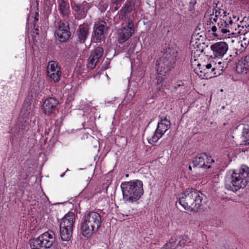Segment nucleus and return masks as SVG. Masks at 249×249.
<instances>
[{"label": "nucleus", "mask_w": 249, "mask_h": 249, "mask_svg": "<svg viewBox=\"0 0 249 249\" xmlns=\"http://www.w3.org/2000/svg\"><path fill=\"white\" fill-rule=\"evenodd\" d=\"M52 70V73L60 72L61 71L60 68L58 67V63L54 61L49 62L47 67L48 74L50 73V71Z\"/></svg>", "instance_id": "nucleus-22"}, {"label": "nucleus", "mask_w": 249, "mask_h": 249, "mask_svg": "<svg viewBox=\"0 0 249 249\" xmlns=\"http://www.w3.org/2000/svg\"><path fill=\"white\" fill-rule=\"evenodd\" d=\"M191 66L193 68H195L196 66L200 67L201 66V64L199 62H197L195 56L194 57V58H191Z\"/></svg>", "instance_id": "nucleus-34"}, {"label": "nucleus", "mask_w": 249, "mask_h": 249, "mask_svg": "<svg viewBox=\"0 0 249 249\" xmlns=\"http://www.w3.org/2000/svg\"><path fill=\"white\" fill-rule=\"evenodd\" d=\"M36 15L38 16V13H36Z\"/></svg>", "instance_id": "nucleus-50"}, {"label": "nucleus", "mask_w": 249, "mask_h": 249, "mask_svg": "<svg viewBox=\"0 0 249 249\" xmlns=\"http://www.w3.org/2000/svg\"><path fill=\"white\" fill-rule=\"evenodd\" d=\"M61 72H54L52 73V70L50 71V73L48 74V76L52 79L54 82H58L60 79V76Z\"/></svg>", "instance_id": "nucleus-29"}, {"label": "nucleus", "mask_w": 249, "mask_h": 249, "mask_svg": "<svg viewBox=\"0 0 249 249\" xmlns=\"http://www.w3.org/2000/svg\"><path fill=\"white\" fill-rule=\"evenodd\" d=\"M204 67L205 68H207L210 70H211L213 68L212 65L210 63L204 65Z\"/></svg>", "instance_id": "nucleus-42"}, {"label": "nucleus", "mask_w": 249, "mask_h": 249, "mask_svg": "<svg viewBox=\"0 0 249 249\" xmlns=\"http://www.w3.org/2000/svg\"><path fill=\"white\" fill-rule=\"evenodd\" d=\"M38 20V18L36 17L35 18V21H37Z\"/></svg>", "instance_id": "nucleus-46"}, {"label": "nucleus", "mask_w": 249, "mask_h": 249, "mask_svg": "<svg viewBox=\"0 0 249 249\" xmlns=\"http://www.w3.org/2000/svg\"><path fill=\"white\" fill-rule=\"evenodd\" d=\"M161 52L163 55L156 62V71L159 74L165 75L173 68L178 52L174 48L168 47L166 44L163 47Z\"/></svg>", "instance_id": "nucleus-5"}, {"label": "nucleus", "mask_w": 249, "mask_h": 249, "mask_svg": "<svg viewBox=\"0 0 249 249\" xmlns=\"http://www.w3.org/2000/svg\"><path fill=\"white\" fill-rule=\"evenodd\" d=\"M64 175H65V173H63V174H62L61 175V177H63L64 176Z\"/></svg>", "instance_id": "nucleus-47"}, {"label": "nucleus", "mask_w": 249, "mask_h": 249, "mask_svg": "<svg viewBox=\"0 0 249 249\" xmlns=\"http://www.w3.org/2000/svg\"><path fill=\"white\" fill-rule=\"evenodd\" d=\"M178 243L177 246L178 247H183L186 245L187 243L189 242V238L187 236L183 235L179 236L178 239Z\"/></svg>", "instance_id": "nucleus-28"}, {"label": "nucleus", "mask_w": 249, "mask_h": 249, "mask_svg": "<svg viewBox=\"0 0 249 249\" xmlns=\"http://www.w3.org/2000/svg\"><path fill=\"white\" fill-rule=\"evenodd\" d=\"M215 71L216 69L214 67L211 70L205 68L202 71V73H204V75L202 77L203 78L208 79L212 78L214 75L216 74Z\"/></svg>", "instance_id": "nucleus-24"}, {"label": "nucleus", "mask_w": 249, "mask_h": 249, "mask_svg": "<svg viewBox=\"0 0 249 249\" xmlns=\"http://www.w3.org/2000/svg\"><path fill=\"white\" fill-rule=\"evenodd\" d=\"M89 27L87 24L84 23L79 26L76 33V44L85 42L89 34Z\"/></svg>", "instance_id": "nucleus-13"}, {"label": "nucleus", "mask_w": 249, "mask_h": 249, "mask_svg": "<svg viewBox=\"0 0 249 249\" xmlns=\"http://www.w3.org/2000/svg\"><path fill=\"white\" fill-rule=\"evenodd\" d=\"M205 160H206V164L208 165H210V164L213 163L214 160L212 158L211 156H208L207 155V157L205 158Z\"/></svg>", "instance_id": "nucleus-36"}, {"label": "nucleus", "mask_w": 249, "mask_h": 249, "mask_svg": "<svg viewBox=\"0 0 249 249\" xmlns=\"http://www.w3.org/2000/svg\"><path fill=\"white\" fill-rule=\"evenodd\" d=\"M246 66L249 67V54L246 56L243 60L241 61Z\"/></svg>", "instance_id": "nucleus-37"}, {"label": "nucleus", "mask_w": 249, "mask_h": 249, "mask_svg": "<svg viewBox=\"0 0 249 249\" xmlns=\"http://www.w3.org/2000/svg\"><path fill=\"white\" fill-rule=\"evenodd\" d=\"M118 8L117 7H116L115 8V10H118Z\"/></svg>", "instance_id": "nucleus-48"}, {"label": "nucleus", "mask_w": 249, "mask_h": 249, "mask_svg": "<svg viewBox=\"0 0 249 249\" xmlns=\"http://www.w3.org/2000/svg\"><path fill=\"white\" fill-rule=\"evenodd\" d=\"M124 23L122 24V27L118 30V41L120 43H123L134 33V27L133 23L129 21L127 26L123 27Z\"/></svg>", "instance_id": "nucleus-9"}, {"label": "nucleus", "mask_w": 249, "mask_h": 249, "mask_svg": "<svg viewBox=\"0 0 249 249\" xmlns=\"http://www.w3.org/2000/svg\"><path fill=\"white\" fill-rule=\"evenodd\" d=\"M103 54L104 49L101 46L95 47L92 50L88 59V68L91 70L95 68L97 62L103 56Z\"/></svg>", "instance_id": "nucleus-10"}, {"label": "nucleus", "mask_w": 249, "mask_h": 249, "mask_svg": "<svg viewBox=\"0 0 249 249\" xmlns=\"http://www.w3.org/2000/svg\"><path fill=\"white\" fill-rule=\"evenodd\" d=\"M200 37L202 38V39H201L202 41H203V39L205 38V37L203 36L202 35L200 36Z\"/></svg>", "instance_id": "nucleus-44"}, {"label": "nucleus", "mask_w": 249, "mask_h": 249, "mask_svg": "<svg viewBox=\"0 0 249 249\" xmlns=\"http://www.w3.org/2000/svg\"><path fill=\"white\" fill-rule=\"evenodd\" d=\"M205 69L204 65H201L200 67H197V68L195 69V71H196V72L200 76V77H203V75H204V73H202V71H203V70Z\"/></svg>", "instance_id": "nucleus-32"}, {"label": "nucleus", "mask_w": 249, "mask_h": 249, "mask_svg": "<svg viewBox=\"0 0 249 249\" xmlns=\"http://www.w3.org/2000/svg\"><path fill=\"white\" fill-rule=\"evenodd\" d=\"M217 20V18H215V17L213 19V18H210L208 22H209V24L213 23V22H216Z\"/></svg>", "instance_id": "nucleus-39"}, {"label": "nucleus", "mask_w": 249, "mask_h": 249, "mask_svg": "<svg viewBox=\"0 0 249 249\" xmlns=\"http://www.w3.org/2000/svg\"><path fill=\"white\" fill-rule=\"evenodd\" d=\"M214 10L215 11V18H217L219 16H221V14L222 13L224 15L223 18H227L226 17V11L224 10L221 9H219V10L213 9V15L214 14Z\"/></svg>", "instance_id": "nucleus-31"}, {"label": "nucleus", "mask_w": 249, "mask_h": 249, "mask_svg": "<svg viewBox=\"0 0 249 249\" xmlns=\"http://www.w3.org/2000/svg\"><path fill=\"white\" fill-rule=\"evenodd\" d=\"M228 24H229V29L230 28V26H231L233 24V21L231 20V17L229 18V19L228 20H227Z\"/></svg>", "instance_id": "nucleus-43"}, {"label": "nucleus", "mask_w": 249, "mask_h": 249, "mask_svg": "<svg viewBox=\"0 0 249 249\" xmlns=\"http://www.w3.org/2000/svg\"><path fill=\"white\" fill-rule=\"evenodd\" d=\"M171 122L166 118H161L160 122L158 123L157 129L161 134H164L169 129Z\"/></svg>", "instance_id": "nucleus-20"}, {"label": "nucleus", "mask_w": 249, "mask_h": 249, "mask_svg": "<svg viewBox=\"0 0 249 249\" xmlns=\"http://www.w3.org/2000/svg\"><path fill=\"white\" fill-rule=\"evenodd\" d=\"M121 188L124 200L131 203L139 200L144 193L143 183L138 179L123 182Z\"/></svg>", "instance_id": "nucleus-3"}, {"label": "nucleus", "mask_w": 249, "mask_h": 249, "mask_svg": "<svg viewBox=\"0 0 249 249\" xmlns=\"http://www.w3.org/2000/svg\"><path fill=\"white\" fill-rule=\"evenodd\" d=\"M228 48V44L223 41L216 42L211 46V49L214 58H222L226 53Z\"/></svg>", "instance_id": "nucleus-12"}, {"label": "nucleus", "mask_w": 249, "mask_h": 249, "mask_svg": "<svg viewBox=\"0 0 249 249\" xmlns=\"http://www.w3.org/2000/svg\"><path fill=\"white\" fill-rule=\"evenodd\" d=\"M242 136L244 138V140L246 142L249 144V126L244 128L242 132Z\"/></svg>", "instance_id": "nucleus-30"}, {"label": "nucleus", "mask_w": 249, "mask_h": 249, "mask_svg": "<svg viewBox=\"0 0 249 249\" xmlns=\"http://www.w3.org/2000/svg\"><path fill=\"white\" fill-rule=\"evenodd\" d=\"M242 22H245L246 23L245 24V26L247 28H249V17H245L242 20Z\"/></svg>", "instance_id": "nucleus-38"}, {"label": "nucleus", "mask_w": 249, "mask_h": 249, "mask_svg": "<svg viewBox=\"0 0 249 249\" xmlns=\"http://www.w3.org/2000/svg\"><path fill=\"white\" fill-rule=\"evenodd\" d=\"M102 222L100 214L94 211L88 212L80 223V231L86 238L90 237L100 228Z\"/></svg>", "instance_id": "nucleus-4"}, {"label": "nucleus", "mask_w": 249, "mask_h": 249, "mask_svg": "<svg viewBox=\"0 0 249 249\" xmlns=\"http://www.w3.org/2000/svg\"><path fill=\"white\" fill-rule=\"evenodd\" d=\"M205 197L201 192L194 188L186 190L179 198V203L185 209L196 212L202 205V200Z\"/></svg>", "instance_id": "nucleus-2"}, {"label": "nucleus", "mask_w": 249, "mask_h": 249, "mask_svg": "<svg viewBox=\"0 0 249 249\" xmlns=\"http://www.w3.org/2000/svg\"><path fill=\"white\" fill-rule=\"evenodd\" d=\"M207 157L206 153H202L198 154L192 160V163L194 167L199 166L200 168L209 169L211 168L210 165L206 164L205 158Z\"/></svg>", "instance_id": "nucleus-16"}, {"label": "nucleus", "mask_w": 249, "mask_h": 249, "mask_svg": "<svg viewBox=\"0 0 249 249\" xmlns=\"http://www.w3.org/2000/svg\"><path fill=\"white\" fill-rule=\"evenodd\" d=\"M58 104V100L53 97L46 99L43 105L44 113L48 115L53 113Z\"/></svg>", "instance_id": "nucleus-14"}, {"label": "nucleus", "mask_w": 249, "mask_h": 249, "mask_svg": "<svg viewBox=\"0 0 249 249\" xmlns=\"http://www.w3.org/2000/svg\"><path fill=\"white\" fill-rule=\"evenodd\" d=\"M55 241L54 233L47 231L29 241L31 249H51Z\"/></svg>", "instance_id": "nucleus-6"}, {"label": "nucleus", "mask_w": 249, "mask_h": 249, "mask_svg": "<svg viewBox=\"0 0 249 249\" xmlns=\"http://www.w3.org/2000/svg\"><path fill=\"white\" fill-rule=\"evenodd\" d=\"M177 238L176 237H172L164 246V249H176L178 247L176 244Z\"/></svg>", "instance_id": "nucleus-27"}, {"label": "nucleus", "mask_w": 249, "mask_h": 249, "mask_svg": "<svg viewBox=\"0 0 249 249\" xmlns=\"http://www.w3.org/2000/svg\"><path fill=\"white\" fill-rule=\"evenodd\" d=\"M124 0H114L113 3L115 5H118L121 3Z\"/></svg>", "instance_id": "nucleus-41"}, {"label": "nucleus", "mask_w": 249, "mask_h": 249, "mask_svg": "<svg viewBox=\"0 0 249 249\" xmlns=\"http://www.w3.org/2000/svg\"><path fill=\"white\" fill-rule=\"evenodd\" d=\"M248 67L246 66L242 62H239L236 67V71L240 74H246L248 72Z\"/></svg>", "instance_id": "nucleus-26"}, {"label": "nucleus", "mask_w": 249, "mask_h": 249, "mask_svg": "<svg viewBox=\"0 0 249 249\" xmlns=\"http://www.w3.org/2000/svg\"><path fill=\"white\" fill-rule=\"evenodd\" d=\"M73 229L63 227L59 225V232L61 239L63 241H69L72 237Z\"/></svg>", "instance_id": "nucleus-19"}, {"label": "nucleus", "mask_w": 249, "mask_h": 249, "mask_svg": "<svg viewBox=\"0 0 249 249\" xmlns=\"http://www.w3.org/2000/svg\"><path fill=\"white\" fill-rule=\"evenodd\" d=\"M58 10L63 18L68 17L70 15V9L69 3L58 4Z\"/></svg>", "instance_id": "nucleus-21"}, {"label": "nucleus", "mask_w": 249, "mask_h": 249, "mask_svg": "<svg viewBox=\"0 0 249 249\" xmlns=\"http://www.w3.org/2000/svg\"><path fill=\"white\" fill-rule=\"evenodd\" d=\"M163 135V134H161L159 130L157 129H156L154 133L153 134L152 137L148 139V142L151 144H154L156 143L161 138V137Z\"/></svg>", "instance_id": "nucleus-23"}, {"label": "nucleus", "mask_w": 249, "mask_h": 249, "mask_svg": "<svg viewBox=\"0 0 249 249\" xmlns=\"http://www.w3.org/2000/svg\"><path fill=\"white\" fill-rule=\"evenodd\" d=\"M163 75H161L158 73L156 78L153 80V83L157 87L156 89L157 90H160L162 87L164 82V78H163Z\"/></svg>", "instance_id": "nucleus-25"}, {"label": "nucleus", "mask_w": 249, "mask_h": 249, "mask_svg": "<svg viewBox=\"0 0 249 249\" xmlns=\"http://www.w3.org/2000/svg\"><path fill=\"white\" fill-rule=\"evenodd\" d=\"M189 169L190 170H192V167H191V165H189Z\"/></svg>", "instance_id": "nucleus-45"}, {"label": "nucleus", "mask_w": 249, "mask_h": 249, "mask_svg": "<svg viewBox=\"0 0 249 249\" xmlns=\"http://www.w3.org/2000/svg\"><path fill=\"white\" fill-rule=\"evenodd\" d=\"M108 27L107 22L104 20H101L96 23L93 28L94 37L97 41H101L105 38V35L107 33Z\"/></svg>", "instance_id": "nucleus-11"}, {"label": "nucleus", "mask_w": 249, "mask_h": 249, "mask_svg": "<svg viewBox=\"0 0 249 249\" xmlns=\"http://www.w3.org/2000/svg\"><path fill=\"white\" fill-rule=\"evenodd\" d=\"M90 8L89 3L86 1L80 4H74L72 9L75 12L81 16H85L87 11Z\"/></svg>", "instance_id": "nucleus-17"}, {"label": "nucleus", "mask_w": 249, "mask_h": 249, "mask_svg": "<svg viewBox=\"0 0 249 249\" xmlns=\"http://www.w3.org/2000/svg\"><path fill=\"white\" fill-rule=\"evenodd\" d=\"M75 220V214L73 212H69L61 219L59 225L63 227H68L73 229Z\"/></svg>", "instance_id": "nucleus-15"}, {"label": "nucleus", "mask_w": 249, "mask_h": 249, "mask_svg": "<svg viewBox=\"0 0 249 249\" xmlns=\"http://www.w3.org/2000/svg\"><path fill=\"white\" fill-rule=\"evenodd\" d=\"M134 2L132 0H127L118 13L119 20L126 21L127 24H128L129 21L133 23V15L131 16L130 14L134 10Z\"/></svg>", "instance_id": "nucleus-8"}, {"label": "nucleus", "mask_w": 249, "mask_h": 249, "mask_svg": "<svg viewBox=\"0 0 249 249\" xmlns=\"http://www.w3.org/2000/svg\"><path fill=\"white\" fill-rule=\"evenodd\" d=\"M212 31L213 32V35L215 37H218L221 35L220 33L218 32V28L216 26H213L211 29Z\"/></svg>", "instance_id": "nucleus-35"}, {"label": "nucleus", "mask_w": 249, "mask_h": 249, "mask_svg": "<svg viewBox=\"0 0 249 249\" xmlns=\"http://www.w3.org/2000/svg\"><path fill=\"white\" fill-rule=\"evenodd\" d=\"M55 33L60 42L67 41L71 36L69 21L66 20H60L58 21Z\"/></svg>", "instance_id": "nucleus-7"}, {"label": "nucleus", "mask_w": 249, "mask_h": 249, "mask_svg": "<svg viewBox=\"0 0 249 249\" xmlns=\"http://www.w3.org/2000/svg\"><path fill=\"white\" fill-rule=\"evenodd\" d=\"M218 32L222 36L230 35L229 24H228L227 18L220 19L217 23Z\"/></svg>", "instance_id": "nucleus-18"}, {"label": "nucleus", "mask_w": 249, "mask_h": 249, "mask_svg": "<svg viewBox=\"0 0 249 249\" xmlns=\"http://www.w3.org/2000/svg\"><path fill=\"white\" fill-rule=\"evenodd\" d=\"M196 3V0H190L188 10L189 11H193L195 10V6Z\"/></svg>", "instance_id": "nucleus-33"}, {"label": "nucleus", "mask_w": 249, "mask_h": 249, "mask_svg": "<svg viewBox=\"0 0 249 249\" xmlns=\"http://www.w3.org/2000/svg\"><path fill=\"white\" fill-rule=\"evenodd\" d=\"M249 181V168L243 165L229 173L225 179V188L234 192L246 187Z\"/></svg>", "instance_id": "nucleus-1"}, {"label": "nucleus", "mask_w": 249, "mask_h": 249, "mask_svg": "<svg viewBox=\"0 0 249 249\" xmlns=\"http://www.w3.org/2000/svg\"><path fill=\"white\" fill-rule=\"evenodd\" d=\"M58 4L69 3L68 0H58Z\"/></svg>", "instance_id": "nucleus-40"}, {"label": "nucleus", "mask_w": 249, "mask_h": 249, "mask_svg": "<svg viewBox=\"0 0 249 249\" xmlns=\"http://www.w3.org/2000/svg\"><path fill=\"white\" fill-rule=\"evenodd\" d=\"M128 176H129V175H128V174H126V175H125V176H126V177H128Z\"/></svg>", "instance_id": "nucleus-49"}]
</instances>
